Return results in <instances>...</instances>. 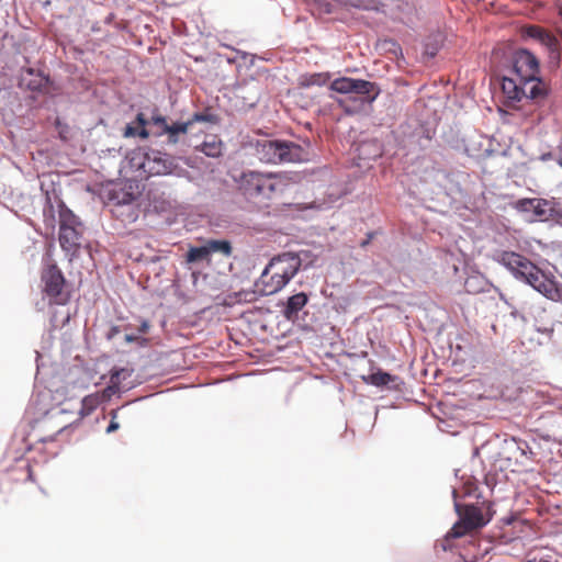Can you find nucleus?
<instances>
[{"label":"nucleus","instance_id":"f257e3e1","mask_svg":"<svg viewBox=\"0 0 562 562\" xmlns=\"http://www.w3.org/2000/svg\"><path fill=\"white\" fill-rule=\"evenodd\" d=\"M238 190L248 199L269 201L282 194L291 183L283 172L247 170L236 180Z\"/></svg>","mask_w":562,"mask_h":562},{"label":"nucleus","instance_id":"f03ea898","mask_svg":"<svg viewBox=\"0 0 562 562\" xmlns=\"http://www.w3.org/2000/svg\"><path fill=\"white\" fill-rule=\"evenodd\" d=\"M301 259L293 252L274 257L265 268L256 282L257 290L263 295H271L282 290L299 272Z\"/></svg>","mask_w":562,"mask_h":562},{"label":"nucleus","instance_id":"7ed1b4c3","mask_svg":"<svg viewBox=\"0 0 562 562\" xmlns=\"http://www.w3.org/2000/svg\"><path fill=\"white\" fill-rule=\"evenodd\" d=\"M513 70L516 77L530 85L532 101L538 103L546 99L548 86L539 77L540 65L535 54L525 48L517 49L513 55Z\"/></svg>","mask_w":562,"mask_h":562},{"label":"nucleus","instance_id":"20e7f679","mask_svg":"<svg viewBox=\"0 0 562 562\" xmlns=\"http://www.w3.org/2000/svg\"><path fill=\"white\" fill-rule=\"evenodd\" d=\"M456 507L460 516V520L456 522L448 532V537L450 538H461L475 529L484 527L493 516L490 503H482V506H461L456 504Z\"/></svg>","mask_w":562,"mask_h":562},{"label":"nucleus","instance_id":"39448f33","mask_svg":"<svg viewBox=\"0 0 562 562\" xmlns=\"http://www.w3.org/2000/svg\"><path fill=\"white\" fill-rule=\"evenodd\" d=\"M259 159L266 164L299 162L305 159L304 149L293 143L285 140H263L257 145Z\"/></svg>","mask_w":562,"mask_h":562},{"label":"nucleus","instance_id":"423d86ee","mask_svg":"<svg viewBox=\"0 0 562 562\" xmlns=\"http://www.w3.org/2000/svg\"><path fill=\"white\" fill-rule=\"evenodd\" d=\"M82 237V224L69 209L59 211V244L69 256L77 255Z\"/></svg>","mask_w":562,"mask_h":562},{"label":"nucleus","instance_id":"0eeeda50","mask_svg":"<svg viewBox=\"0 0 562 562\" xmlns=\"http://www.w3.org/2000/svg\"><path fill=\"white\" fill-rule=\"evenodd\" d=\"M41 280L43 292L49 299L50 304L66 305L70 301V291L56 263H49L43 269Z\"/></svg>","mask_w":562,"mask_h":562},{"label":"nucleus","instance_id":"6e6552de","mask_svg":"<svg viewBox=\"0 0 562 562\" xmlns=\"http://www.w3.org/2000/svg\"><path fill=\"white\" fill-rule=\"evenodd\" d=\"M520 36L522 40H533L542 45L548 52L549 59L557 65L560 64L561 44L549 30L540 25L527 24L521 26Z\"/></svg>","mask_w":562,"mask_h":562},{"label":"nucleus","instance_id":"1a4fd4ad","mask_svg":"<svg viewBox=\"0 0 562 562\" xmlns=\"http://www.w3.org/2000/svg\"><path fill=\"white\" fill-rule=\"evenodd\" d=\"M330 90L341 93H355L363 97V100L368 102L374 101L380 94V89L376 83L364 80V79H355L349 77H340L335 79L330 83Z\"/></svg>","mask_w":562,"mask_h":562},{"label":"nucleus","instance_id":"9d476101","mask_svg":"<svg viewBox=\"0 0 562 562\" xmlns=\"http://www.w3.org/2000/svg\"><path fill=\"white\" fill-rule=\"evenodd\" d=\"M138 166L147 176L171 175L178 169L176 159L172 156L153 149L144 153Z\"/></svg>","mask_w":562,"mask_h":562},{"label":"nucleus","instance_id":"9b49d317","mask_svg":"<svg viewBox=\"0 0 562 562\" xmlns=\"http://www.w3.org/2000/svg\"><path fill=\"white\" fill-rule=\"evenodd\" d=\"M497 261L509 270L516 279L521 280L528 271L533 270L535 263L515 251H501Z\"/></svg>","mask_w":562,"mask_h":562},{"label":"nucleus","instance_id":"f8f14e48","mask_svg":"<svg viewBox=\"0 0 562 562\" xmlns=\"http://www.w3.org/2000/svg\"><path fill=\"white\" fill-rule=\"evenodd\" d=\"M536 291L543 294L548 299H553L558 293L555 283L549 279L543 271L535 265L533 270L528 271L526 277L521 279Z\"/></svg>","mask_w":562,"mask_h":562},{"label":"nucleus","instance_id":"ddd939ff","mask_svg":"<svg viewBox=\"0 0 562 562\" xmlns=\"http://www.w3.org/2000/svg\"><path fill=\"white\" fill-rule=\"evenodd\" d=\"M530 85L521 80V78H503L502 90L505 97L510 101H521L522 99L531 100L529 93Z\"/></svg>","mask_w":562,"mask_h":562},{"label":"nucleus","instance_id":"4468645a","mask_svg":"<svg viewBox=\"0 0 562 562\" xmlns=\"http://www.w3.org/2000/svg\"><path fill=\"white\" fill-rule=\"evenodd\" d=\"M533 214L539 221L553 220L560 214L559 203L554 200L536 199Z\"/></svg>","mask_w":562,"mask_h":562},{"label":"nucleus","instance_id":"2eb2a0df","mask_svg":"<svg viewBox=\"0 0 562 562\" xmlns=\"http://www.w3.org/2000/svg\"><path fill=\"white\" fill-rule=\"evenodd\" d=\"M362 9L369 11H380L394 15V8L396 5L398 10H402L404 5H408L407 2L401 0H361Z\"/></svg>","mask_w":562,"mask_h":562},{"label":"nucleus","instance_id":"dca6fc26","mask_svg":"<svg viewBox=\"0 0 562 562\" xmlns=\"http://www.w3.org/2000/svg\"><path fill=\"white\" fill-rule=\"evenodd\" d=\"M330 79L328 72H314L304 74L297 78V86L300 88L322 87L325 86Z\"/></svg>","mask_w":562,"mask_h":562},{"label":"nucleus","instance_id":"f3484780","mask_svg":"<svg viewBox=\"0 0 562 562\" xmlns=\"http://www.w3.org/2000/svg\"><path fill=\"white\" fill-rule=\"evenodd\" d=\"M308 297L304 292L296 293L288 299L284 315L291 319L307 304Z\"/></svg>","mask_w":562,"mask_h":562},{"label":"nucleus","instance_id":"a211bd4d","mask_svg":"<svg viewBox=\"0 0 562 562\" xmlns=\"http://www.w3.org/2000/svg\"><path fill=\"white\" fill-rule=\"evenodd\" d=\"M200 150L209 157L217 158L222 155L223 143L217 136H210L202 143Z\"/></svg>","mask_w":562,"mask_h":562},{"label":"nucleus","instance_id":"6ab92c4d","mask_svg":"<svg viewBox=\"0 0 562 562\" xmlns=\"http://www.w3.org/2000/svg\"><path fill=\"white\" fill-rule=\"evenodd\" d=\"M205 245L209 250V255L218 252L225 257H229L233 252V247L229 240L226 239H207Z\"/></svg>","mask_w":562,"mask_h":562},{"label":"nucleus","instance_id":"aec40b11","mask_svg":"<svg viewBox=\"0 0 562 562\" xmlns=\"http://www.w3.org/2000/svg\"><path fill=\"white\" fill-rule=\"evenodd\" d=\"M136 121L140 128H136L132 125H126L124 130V136L125 137H134L139 136L140 138H147L149 136L148 131L145 128V125L147 124V121L145 119V115L143 113H138L136 116Z\"/></svg>","mask_w":562,"mask_h":562},{"label":"nucleus","instance_id":"412c9836","mask_svg":"<svg viewBox=\"0 0 562 562\" xmlns=\"http://www.w3.org/2000/svg\"><path fill=\"white\" fill-rule=\"evenodd\" d=\"M190 127V123L182 122V123H173L166 125V128L164 132L168 134V143L169 144H176L178 143V136L179 134H187L188 130Z\"/></svg>","mask_w":562,"mask_h":562},{"label":"nucleus","instance_id":"4be33fe9","mask_svg":"<svg viewBox=\"0 0 562 562\" xmlns=\"http://www.w3.org/2000/svg\"><path fill=\"white\" fill-rule=\"evenodd\" d=\"M210 255L206 245L200 247H190L187 255H186V261L188 263H194V262H201V261H209Z\"/></svg>","mask_w":562,"mask_h":562},{"label":"nucleus","instance_id":"5701e85b","mask_svg":"<svg viewBox=\"0 0 562 562\" xmlns=\"http://www.w3.org/2000/svg\"><path fill=\"white\" fill-rule=\"evenodd\" d=\"M101 404V396L99 394H90L83 397L81 402L80 414L82 416L90 415Z\"/></svg>","mask_w":562,"mask_h":562},{"label":"nucleus","instance_id":"b1692460","mask_svg":"<svg viewBox=\"0 0 562 562\" xmlns=\"http://www.w3.org/2000/svg\"><path fill=\"white\" fill-rule=\"evenodd\" d=\"M128 376H131V372L127 369H124V368L113 369L111 371V376H110L111 385L109 389L113 390L114 392L119 391L121 381L125 380Z\"/></svg>","mask_w":562,"mask_h":562},{"label":"nucleus","instance_id":"393cba45","mask_svg":"<svg viewBox=\"0 0 562 562\" xmlns=\"http://www.w3.org/2000/svg\"><path fill=\"white\" fill-rule=\"evenodd\" d=\"M392 381H393V376L390 373H386L383 371H378L375 373H372L367 380L368 383L375 385V386H383V385L389 384Z\"/></svg>","mask_w":562,"mask_h":562},{"label":"nucleus","instance_id":"a878e982","mask_svg":"<svg viewBox=\"0 0 562 562\" xmlns=\"http://www.w3.org/2000/svg\"><path fill=\"white\" fill-rule=\"evenodd\" d=\"M195 122H207L215 124L217 123V116L209 112L194 113L193 116L188 121V123H190L191 126Z\"/></svg>","mask_w":562,"mask_h":562},{"label":"nucleus","instance_id":"bb28decb","mask_svg":"<svg viewBox=\"0 0 562 562\" xmlns=\"http://www.w3.org/2000/svg\"><path fill=\"white\" fill-rule=\"evenodd\" d=\"M514 207L519 212H532L535 210V198L519 199L514 203Z\"/></svg>","mask_w":562,"mask_h":562},{"label":"nucleus","instance_id":"cd10ccee","mask_svg":"<svg viewBox=\"0 0 562 562\" xmlns=\"http://www.w3.org/2000/svg\"><path fill=\"white\" fill-rule=\"evenodd\" d=\"M124 340L128 344L136 342L139 346H146L148 342V339L140 337V336H135L132 334H126L124 337Z\"/></svg>","mask_w":562,"mask_h":562},{"label":"nucleus","instance_id":"c85d7f7f","mask_svg":"<svg viewBox=\"0 0 562 562\" xmlns=\"http://www.w3.org/2000/svg\"><path fill=\"white\" fill-rule=\"evenodd\" d=\"M111 422L106 428V432L108 434H112L114 431H116L119 428H120V424L116 422V417H117V412L116 411H112L111 412Z\"/></svg>","mask_w":562,"mask_h":562},{"label":"nucleus","instance_id":"c756f323","mask_svg":"<svg viewBox=\"0 0 562 562\" xmlns=\"http://www.w3.org/2000/svg\"><path fill=\"white\" fill-rule=\"evenodd\" d=\"M117 199V203H122V204H126V203H131L135 198L132 193H128V192H124L123 193V196L120 199L119 196H116Z\"/></svg>","mask_w":562,"mask_h":562},{"label":"nucleus","instance_id":"7c9ffc66","mask_svg":"<svg viewBox=\"0 0 562 562\" xmlns=\"http://www.w3.org/2000/svg\"><path fill=\"white\" fill-rule=\"evenodd\" d=\"M153 121L156 125L160 126L162 130H165L166 125H168V122H167L166 117H164V116H154Z\"/></svg>","mask_w":562,"mask_h":562},{"label":"nucleus","instance_id":"2f4dec72","mask_svg":"<svg viewBox=\"0 0 562 562\" xmlns=\"http://www.w3.org/2000/svg\"><path fill=\"white\" fill-rule=\"evenodd\" d=\"M149 328H150L149 323L147 321H143L137 330L139 334H147Z\"/></svg>","mask_w":562,"mask_h":562},{"label":"nucleus","instance_id":"473e14b6","mask_svg":"<svg viewBox=\"0 0 562 562\" xmlns=\"http://www.w3.org/2000/svg\"><path fill=\"white\" fill-rule=\"evenodd\" d=\"M476 281H479V278H475V277L474 278H469V279L465 280L464 285H465V289H467L468 292H472V284L474 282H476Z\"/></svg>","mask_w":562,"mask_h":562},{"label":"nucleus","instance_id":"72a5a7b5","mask_svg":"<svg viewBox=\"0 0 562 562\" xmlns=\"http://www.w3.org/2000/svg\"><path fill=\"white\" fill-rule=\"evenodd\" d=\"M373 236H374V234H373V233H369V234L367 235V238H366L364 240H362V241H361L360 246H361L362 248L367 247V246L371 243V240H372Z\"/></svg>","mask_w":562,"mask_h":562},{"label":"nucleus","instance_id":"f704fd0d","mask_svg":"<svg viewBox=\"0 0 562 562\" xmlns=\"http://www.w3.org/2000/svg\"><path fill=\"white\" fill-rule=\"evenodd\" d=\"M119 333H120L119 327H117V326H113V327L110 329L109 334H108V338H109V339H112V338H113L115 335H117Z\"/></svg>","mask_w":562,"mask_h":562},{"label":"nucleus","instance_id":"c9c22d12","mask_svg":"<svg viewBox=\"0 0 562 562\" xmlns=\"http://www.w3.org/2000/svg\"><path fill=\"white\" fill-rule=\"evenodd\" d=\"M25 469H26V473H27V480L29 481H34V479H33V471H32L31 465H26Z\"/></svg>","mask_w":562,"mask_h":562},{"label":"nucleus","instance_id":"e433bc0d","mask_svg":"<svg viewBox=\"0 0 562 562\" xmlns=\"http://www.w3.org/2000/svg\"><path fill=\"white\" fill-rule=\"evenodd\" d=\"M558 14H559V16H560V18H561V20H562V5H560V7H559V9H558Z\"/></svg>","mask_w":562,"mask_h":562},{"label":"nucleus","instance_id":"4c0bfd02","mask_svg":"<svg viewBox=\"0 0 562 562\" xmlns=\"http://www.w3.org/2000/svg\"><path fill=\"white\" fill-rule=\"evenodd\" d=\"M540 562H549V561H540Z\"/></svg>","mask_w":562,"mask_h":562}]
</instances>
